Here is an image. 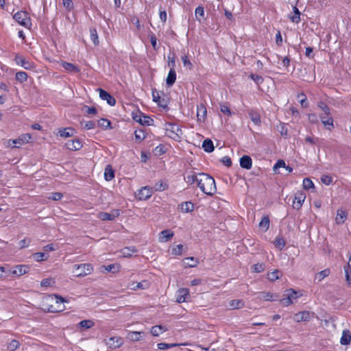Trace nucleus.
Wrapping results in <instances>:
<instances>
[{
  "instance_id": "obj_38",
  "label": "nucleus",
  "mask_w": 351,
  "mask_h": 351,
  "mask_svg": "<svg viewBox=\"0 0 351 351\" xmlns=\"http://www.w3.org/2000/svg\"><path fill=\"white\" fill-rule=\"evenodd\" d=\"M322 123L325 125H329L331 128H333V119L331 117L326 116L325 114H322L320 116Z\"/></svg>"
},
{
  "instance_id": "obj_22",
  "label": "nucleus",
  "mask_w": 351,
  "mask_h": 351,
  "mask_svg": "<svg viewBox=\"0 0 351 351\" xmlns=\"http://www.w3.org/2000/svg\"><path fill=\"white\" fill-rule=\"evenodd\" d=\"M189 295V291L188 289H180L178 291V295L176 301L178 303L184 302L186 300L187 296Z\"/></svg>"
},
{
  "instance_id": "obj_47",
  "label": "nucleus",
  "mask_w": 351,
  "mask_h": 351,
  "mask_svg": "<svg viewBox=\"0 0 351 351\" xmlns=\"http://www.w3.org/2000/svg\"><path fill=\"white\" fill-rule=\"evenodd\" d=\"M20 346V343L16 340H12L11 341L7 346V348L10 351H14L16 350Z\"/></svg>"
},
{
  "instance_id": "obj_24",
  "label": "nucleus",
  "mask_w": 351,
  "mask_h": 351,
  "mask_svg": "<svg viewBox=\"0 0 351 351\" xmlns=\"http://www.w3.org/2000/svg\"><path fill=\"white\" fill-rule=\"evenodd\" d=\"M351 342V332L349 330H343L340 339V343L343 346L349 345Z\"/></svg>"
},
{
  "instance_id": "obj_64",
  "label": "nucleus",
  "mask_w": 351,
  "mask_h": 351,
  "mask_svg": "<svg viewBox=\"0 0 351 351\" xmlns=\"http://www.w3.org/2000/svg\"><path fill=\"white\" fill-rule=\"evenodd\" d=\"M64 7L67 10H71L73 7V3L71 0H62Z\"/></svg>"
},
{
  "instance_id": "obj_1",
  "label": "nucleus",
  "mask_w": 351,
  "mask_h": 351,
  "mask_svg": "<svg viewBox=\"0 0 351 351\" xmlns=\"http://www.w3.org/2000/svg\"><path fill=\"white\" fill-rule=\"evenodd\" d=\"M197 184L199 189L206 195L213 196L217 191L215 181L208 174L201 173Z\"/></svg>"
},
{
  "instance_id": "obj_63",
  "label": "nucleus",
  "mask_w": 351,
  "mask_h": 351,
  "mask_svg": "<svg viewBox=\"0 0 351 351\" xmlns=\"http://www.w3.org/2000/svg\"><path fill=\"white\" fill-rule=\"evenodd\" d=\"M319 107L324 111L325 115L329 116L330 114V108L327 105L321 102L319 105Z\"/></svg>"
},
{
  "instance_id": "obj_13",
  "label": "nucleus",
  "mask_w": 351,
  "mask_h": 351,
  "mask_svg": "<svg viewBox=\"0 0 351 351\" xmlns=\"http://www.w3.org/2000/svg\"><path fill=\"white\" fill-rule=\"evenodd\" d=\"M145 336V333L143 331H130L126 335V339L135 342L141 340Z\"/></svg>"
},
{
  "instance_id": "obj_42",
  "label": "nucleus",
  "mask_w": 351,
  "mask_h": 351,
  "mask_svg": "<svg viewBox=\"0 0 351 351\" xmlns=\"http://www.w3.org/2000/svg\"><path fill=\"white\" fill-rule=\"evenodd\" d=\"M16 80L21 83L25 82L27 79V74L23 71H19L16 73Z\"/></svg>"
},
{
  "instance_id": "obj_43",
  "label": "nucleus",
  "mask_w": 351,
  "mask_h": 351,
  "mask_svg": "<svg viewBox=\"0 0 351 351\" xmlns=\"http://www.w3.org/2000/svg\"><path fill=\"white\" fill-rule=\"evenodd\" d=\"M73 130L71 128H66L59 131V134L61 137L67 138L73 136Z\"/></svg>"
},
{
  "instance_id": "obj_9",
  "label": "nucleus",
  "mask_w": 351,
  "mask_h": 351,
  "mask_svg": "<svg viewBox=\"0 0 351 351\" xmlns=\"http://www.w3.org/2000/svg\"><path fill=\"white\" fill-rule=\"evenodd\" d=\"M31 138L32 136L30 134H23L16 139L9 140L8 143H10L12 142L14 145V147L17 148L23 144L29 143Z\"/></svg>"
},
{
  "instance_id": "obj_28",
  "label": "nucleus",
  "mask_w": 351,
  "mask_h": 351,
  "mask_svg": "<svg viewBox=\"0 0 351 351\" xmlns=\"http://www.w3.org/2000/svg\"><path fill=\"white\" fill-rule=\"evenodd\" d=\"M183 263L186 267H195L198 265L199 261L191 256L183 259Z\"/></svg>"
},
{
  "instance_id": "obj_57",
  "label": "nucleus",
  "mask_w": 351,
  "mask_h": 351,
  "mask_svg": "<svg viewBox=\"0 0 351 351\" xmlns=\"http://www.w3.org/2000/svg\"><path fill=\"white\" fill-rule=\"evenodd\" d=\"M252 267L254 272L261 273L265 270V265L264 263H256Z\"/></svg>"
},
{
  "instance_id": "obj_52",
  "label": "nucleus",
  "mask_w": 351,
  "mask_h": 351,
  "mask_svg": "<svg viewBox=\"0 0 351 351\" xmlns=\"http://www.w3.org/2000/svg\"><path fill=\"white\" fill-rule=\"evenodd\" d=\"M274 245L276 247L282 250L285 245V241L282 238L277 237L274 241Z\"/></svg>"
},
{
  "instance_id": "obj_30",
  "label": "nucleus",
  "mask_w": 351,
  "mask_h": 351,
  "mask_svg": "<svg viewBox=\"0 0 351 351\" xmlns=\"http://www.w3.org/2000/svg\"><path fill=\"white\" fill-rule=\"evenodd\" d=\"M176 80V73L174 69L171 68L167 75L166 83L168 86H172Z\"/></svg>"
},
{
  "instance_id": "obj_56",
  "label": "nucleus",
  "mask_w": 351,
  "mask_h": 351,
  "mask_svg": "<svg viewBox=\"0 0 351 351\" xmlns=\"http://www.w3.org/2000/svg\"><path fill=\"white\" fill-rule=\"evenodd\" d=\"M167 188V184L164 183L162 180L158 181L155 184L154 189L156 191H164Z\"/></svg>"
},
{
  "instance_id": "obj_18",
  "label": "nucleus",
  "mask_w": 351,
  "mask_h": 351,
  "mask_svg": "<svg viewBox=\"0 0 351 351\" xmlns=\"http://www.w3.org/2000/svg\"><path fill=\"white\" fill-rule=\"evenodd\" d=\"M207 110L203 104L197 106V119L199 122L204 121L206 118Z\"/></svg>"
},
{
  "instance_id": "obj_29",
  "label": "nucleus",
  "mask_w": 351,
  "mask_h": 351,
  "mask_svg": "<svg viewBox=\"0 0 351 351\" xmlns=\"http://www.w3.org/2000/svg\"><path fill=\"white\" fill-rule=\"evenodd\" d=\"M228 306L230 309H239L244 306V302L241 300H232L229 302Z\"/></svg>"
},
{
  "instance_id": "obj_53",
  "label": "nucleus",
  "mask_w": 351,
  "mask_h": 351,
  "mask_svg": "<svg viewBox=\"0 0 351 351\" xmlns=\"http://www.w3.org/2000/svg\"><path fill=\"white\" fill-rule=\"evenodd\" d=\"M55 284V280L53 278H45L43 279L41 282L40 285L42 287H48L53 285Z\"/></svg>"
},
{
  "instance_id": "obj_50",
  "label": "nucleus",
  "mask_w": 351,
  "mask_h": 351,
  "mask_svg": "<svg viewBox=\"0 0 351 351\" xmlns=\"http://www.w3.org/2000/svg\"><path fill=\"white\" fill-rule=\"evenodd\" d=\"M303 187L306 190L314 188V184L310 178H304L303 180Z\"/></svg>"
},
{
  "instance_id": "obj_16",
  "label": "nucleus",
  "mask_w": 351,
  "mask_h": 351,
  "mask_svg": "<svg viewBox=\"0 0 351 351\" xmlns=\"http://www.w3.org/2000/svg\"><path fill=\"white\" fill-rule=\"evenodd\" d=\"M15 61L17 64L21 65L22 67H23L25 69L29 70L34 68V65L32 62L26 60L24 57L16 55L15 57Z\"/></svg>"
},
{
  "instance_id": "obj_5",
  "label": "nucleus",
  "mask_w": 351,
  "mask_h": 351,
  "mask_svg": "<svg viewBox=\"0 0 351 351\" xmlns=\"http://www.w3.org/2000/svg\"><path fill=\"white\" fill-rule=\"evenodd\" d=\"M13 18L18 23L26 28H29L32 25L29 15L27 12H17L14 14Z\"/></svg>"
},
{
  "instance_id": "obj_51",
  "label": "nucleus",
  "mask_w": 351,
  "mask_h": 351,
  "mask_svg": "<svg viewBox=\"0 0 351 351\" xmlns=\"http://www.w3.org/2000/svg\"><path fill=\"white\" fill-rule=\"evenodd\" d=\"M220 110L222 113L226 114L228 116L232 115V112L230 110V108L227 104H220Z\"/></svg>"
},
{
  "instance_id": "obj_55",
  "label": "nucleus",
  "mask_w": 351,
  "mask_h": 351,
  "mask_svg": "<svg viewBox=\"0 0 351 351\" xmlns=\"http://www.w3.org/2000/svg\"><path fill=\"white\" fill-rule=\"evenodd\" d=\"M195 14L196 19L197 20L200 21L201 18H202L204 14V10L203 7L198 6L197 8H196Z\"/></svg>"
},
{
  "instance_id": "obj_45",
  "label": "nucleus",
  "mask_w": 351,
  "mask_h": 351,
  "mask_svg": "<svg viewBox=\"0 0 351 351\" xmlns=\"http://www.w3.org/2000/svg\"><path fill=\"white\" fill-rule=\"evenodd\" d=\"M33 258L36 261H41L43 260H46L48 258V255L43 252H37L34 253L33 255Z\"/></svg>"
},
{
  "instance_id": "obj_10",
  "label": "nucleus",
  "mask_w": 351,
  "mask_h": 351,
  "mask_svg": "<svg viewBox=\"0 0 351 351\" xmlns=\"http://www.w3.org/2000/svg\"><path fill=\"white\" fill-rule=\"evenodd\" d=\"M313 316L309 311H301L294 315L293 319L296 322H308Z\"/></svg>"
},
{
  "instance_id": "obj_6",
  "label": "nucleus",
  "mask_w": 351,
  "mask_h": 351,
  "mask_svg": "<svg viewBox=\"0 0 351 351\" xmlns=\"http://www.w3.org/2000/svg\"><path fill=\"white\" fill-rule=\"evenodd\" d=\"M300 297L298 292L292 289H288L285 291L283 298L280 302L283 306H287L291 304L293 301L296 300Z\"/></svg>"
},
{
  "instance_id": "obj_37",
  "label": "nucleus",
  "mask_w": 351,
  "mask_h": 351,
  "mask_svg": "<svg viewBox=\"0 0 351 351\" xmlns=\"http://www.w3.org/2000/svg\"><path fill=\"white\" fill-rule=\"evenodd\" d=\"M281 275L280 270L275 269L267 274V279L270 281H274L279 279Z\"/></svg>"
},
{
  "instance_id": "obj_48",
  "label": "nucleus",
  "mask_w": 351,
  "mask_h": 351,
  "mask_svg": "<svg viewBox=\"0 0 351 351\" xmlns=\"http://www.w3.org/2000/svg\"><path fill=\"white\" fill-rule=\"evenodd\" d=\"M97 124L99 126L104 129H108L110 128V121L106 119H101L98 120Z\"/></svg>"
},
{
  "instance_id": "obj_54",
  "label": "nucleus",
  "mask_w": 351,
  "mask_h": 351,
  "mask_svg": "<svg viewBox=\"0 0 351 351\" xmlns=\"http://www.w3.org/2000/svg\"><path fill=\"white\" fill-rule=\"evenodd\" d=\"M120 265L117 264H111L105 267L106 271H112L114 273L118 272L120 270Z\"/></svg>"
},
{
  "instance_id": "obj_12",
  "label": "nucleus",
  "mask_w": 351,
  "mask_h": 351,
  "mask_svg": "<svg viewBox=\"0 0 351 351\" xmlns=\"http://www.w3.org/2000/svg\"><path fill=\"white\" fill-rule=\"evenodd\" d=\"M123 343V340L120 337H110L106 342V345L111 349H116L121 347Z\"/></svg>"
},
{
  "instance_id": "obj_14",
  "label": "nucleus",
  "mask_w": 351,
  "mask_h": 351,
  "mask_svg": "<svg viewBox=\"0 0 351 351\" xmlns=\"http://www.w3.org/2000/svg\"><path fill=\"white\" fill-rule=\"evenodd\" d=\"M28 267L26 265H17L14 268L8 270V274L12 276H21L28 271Z\"/></svg>"
},
{
  "instance_id": "obj_21",
  "label": "nucleus",
  "mask_w": 351,
  "mask_h": 351,
  "mask_svg": "<svg viewBox=\"0 0 351 351\" xmlns=\"http://www.w3.org/2000/svg\"><path fill=\"white\" fill-rule=\"evenodd\" d=\"M149 282L147 281H143L141 282H132L128 285V287L133 291H136L137 289H145L149 287Z\"/></svg>"
},
{
  "instance_id": "obj_61",
  "label": "nucleus",
  "mask_w": 351,
  "mask_h": 351,
  "mask_svg": "<svg viewBox=\"0 0 351 351\" xmlns=\"http://www.w3.org/2000/svg\"><path fill=\"white\" fill-rule=\"evenodd\" d=\"M321 181L323 184H326V185H329L330 184L332 183V178L329 176H327V175H323L322 177H321Z\"/></svg>"
},
{
  "instance_id": "obj_34",
  "label": "nucleus",
  "mask_w": 351,
  "mask_h": 351,
  "mask_svg": "<svg viewBox=\"0 0 351 351\" xmlns=\"http://www.w3.org/2000/svg\"><path fill=\"white\" fill-rule=\"evenodd\" d=\"M135 247H126L121 250V253L123 257H130L133 253L136 252Z\"/></svg>"
},
{
  "instance_id": "obj_39",
  "label": "nucleus",
  "mask_w": 351,
  "mask_h": 351,
  "mask_svg": "<svg viewBox=\"0 0 351 351\" xmlns=\"http://www.w3.org/2000/svg\"><path fill=\"white\" fill-rule=\"evenodd\" d=\"M114 176V171L110 165H108L104 171V178L107 181L111 180Z\"/></svg>"
},
{
  "instance_id": "obj_11",
  "label": "nucleus",
  "mask_w": 351,
  "mask_h": 351,
  "mask_svg": "<svg viewBox=\"0 0 351 351\" xmlns=\"http://www.w3.org/2000/svg\"><path fill=\"white\" fill-rule=\"evenodd\" d=\"M153 193L152 187L144 186L142 187L138 192L137 197L140 200H146L149 198Z\"/></svg>"
},
{
  "instance_id": "obj_40",
  "label": "nucleus",
  "mask_w": 351,
  "mask_h": 351,
  "mask_svg": "<svg viewBox=\"0 0 351 351\" xmlns=\"http://www.w3.org/2000/svg\"><path fill=\"white\" fill-rule=\"evenodd\" d=\"M344 271L346 275V280L348 285L350 286L351 283V265L348 263L344 267Z\"/></svg>"
},
{
  "instance_id": "obj_31",
  "label": "nucleus",
  "mask_w": 351,
  "mask_h": 351,
  "mask_svg": "<svg viewBox=\"0 0 351 351\" xmlns=\"http://www.w3.org/2000/svg\"><path fill=\"white\" fill-rule=\"evenodd\" d=\"M347 218V213L343 210H338L337 214L335 218L337 223H343Z\"/></svg>"
},
{
  "instance_id": "obj_35",
  "label": "nucleus",
  "mask_w": 351,
  "mask_h": 351,
  "mask_svg": "<svg viewBox=\"0 0 351 351\" xmlns=\"http://www.w3.org/2000/svg\"><path fill=\"white\" fill-rule=\"evenodd\" d=\"M249 116L254 124L258 125L261 124V116L258 112L250 110L249 112Z\"/></svg>"
},
{
  "instance_id": "obj_3",
  "label": "nucleus",
  "mask_w": 351,
  "mask_h": 351,
  "mask_svg": "<svg viewBox=\"0 0 351 351\" xmlns=\"http://www.w3.org/2000/svg\"><path fill=\"white\" fill-rule=\"evenodd\" d=\"M166 134L168 136L176 141H179L182 136V131L178 125L167 123H165Z\"/></svg>"
},
{
  "instance_id": "obj_36",
  "label": "nucleus",
  "mask_w": 351,
  "mask_h": 351,
  "mask_svg": "<svg viewBox=\"0 0 351 351\" xmlns=\"http://www.w3.org/2000/svg\"><path fill=\"white\" fill-rule=\"evenodd\" d=\"M194 208L193 204L191 202H186L180 204L182 211L189 213L193 211Z\"/></svg>"
},
{
  "instance_id": "obj_27",
  "label": "nucleus",
  "mask_w": 351,
  "mask_h": 351,
  "mask_svg": "<svg viewBox=\"0 0 351 351\" xmlns=\"http://www.w3.org/2000/svg\"><path fill=\"white\" fill-rule=\"evenodd\" d=\"M61 65L68 72L74 73L80 72L79 68L71 63L63 61L61 62Z\"/></svg>"
},
{
  "instance_id": "obj_60",
  "label": "nucleus",
  "mask_w": 351,
  "mask_h": 351,
  "mask_svg": "<svg viewBox=\"0 0 351 351\" xmlns=\"http://www.w3.org/2000/svg\"><path fill=\"white\" fill-rule=\"evenodd\" d=\"M83 128L86 130H91L95 128V123L93 121H86L84 123L83 122L81 123Z\"/></svg>"
},
{
  "instance_id": "obj_58",
  "label": "nucleus",
  "mask_w": 351,
  "mask_h": 351,
  "mask_svg": "<svg viewBox=\"0 0 351 351\" xmlns=\"http://www.w3.org/2000/svg\"><path fill=\"white\" fill-rule=\"evenodd\" d=\"M298 98H300V103L301 106L304 108H306L308 106V103L306 101V97L304 93H300L298 95Z\"/></svg>"
},
{
  "instance_id": "obj_41",
  "label": "nucleus",
  "mask_w": 351,
  "mask_h": 351,
  "mask_svg": "<svg viewBox=\"0 0 351 351\" xmlns=\"http://www.w3.org/2000/svg\"><path fill=\"white\" fill-rule=\"evenodd\" d=\"M90 39L95 45H99V38L95 28L90 29Z\"/></svg>"
},
{
  "instance_id": "obj_49",
  "label": "nucleus",
  "mask_w": 351,
  "mask_h": 351,
  "mask_svg": "<svg viewBox=\"0 0 351 351\" xmlns=\"http://www.w3.org/2000/svg\"><path fill=\"white\" fill-rule=\"evenodd\" d=\"M79 326L82 328H90L94 326V323L93 321L86 319V320H82L79 323Z\"/></svg>"
},
{
  "instance_id": "obj_33",
  "label": "nucleus",
  "mask_w": 351,
  "mask_h": 351,
  "mask_svg": "<svg viewBox=\"0 0 351 351\" xmlns=\"http://www.w3.org/2000/svg\"><path fill=\"white\" fill-rule=\"evenodd\" d=\"M258 226L264 232H266L269 228V217L265 216L262 218L258 223Z\"/></svg>"
},
{
  "instance_id": "obj_59",
  "label": "nucleus",
  "mask_w": 351,
  "mask_h": 351,
  "mask_svg": "<svg viewBox=\"0 0 351 351\" xmlns=\"http://www.w3.org/2000/svg\"><path fill=\"white\" fill-rule=\"evenodd\" d=\"M184 246L182 244L177 245L172 249L173 255H181Z\"/></svg>"
},
{
  "instance_id": "obj_15",
  "label": "nucleus",
  "mask_w": 351,
  "mask_h": 351,
  "mask_svg": "<svg viewBox=\"0 0 351 351\" xmlns=\"http://www.w3.org/2000/svg\"><path fill=\"white\" fill-rule=\"evenodd\" d=\"M98 91L99 93V97L102 100L106 101L107 103L111 106L115 105L116 99L113 97H112L108 92L101 88H99Z\"/></svg>"
},
{
  "instance_id": "obj_7",
  "label": "nucleus",
  "mask_w": 351,
  "mask_h": 351,
  "mask_svg": "<svg viewBox=\"0 0 351 351\" xmlns=\"http://www.w3.org/2000/svg\"><path fill=\"white\" fill-rule=\"evenodd\" d=\"M306 199V194L302 191H298L292 203V207L294 209L300 210Z\"/></svg>"
},
{
  "instance_id": "obj_62",
  "label": "nucleus",
  "mask_w": 351,
  "mask_h": 351,
  "mask_svg": "<svg viewBox=\"0 0 351 351\" xmlns=\"http://www.w3.org/2000/svg\"><path fill=\"white\" fill-rule=\"evenodd\" d=\"M182 60L183 64L185 67H186L189 69H191L192 64L186 56H182Z\"/></svg>"
},
{
  "instance_id": "obj_23",
  "label": "nucleus",
  "mask_w": 351,
  "mask_h": 351,
  "mask_svg": "<svg viewBox=\"0 0 351 351\" xmlns=\"http://www.w3.org/2000/svg\"><path fill=\"white\" fill-rule=\"evenodd\" d=\"M66 147L70 150H80L82 147V143L77 140H69L66 143Z\"/></svg>"
},
{
  "instance_id": "obj_4",
  "label": "nucleus",
  "mask_w": 351,
  "mask_h": 351,
  "mask_svg": "<svg viewBox=\"0 0 351 351\" xmlns=\"http://www.w3.org/2000/svg\"><path fill=\"white\" fill-rule=\"evenodd\" d=\"M93 270V268L90 264L84 263L75 265L73 273L77 277H83L91 274Z\"/></svg>"
},
{
  "instance_id": "obj_32",
  "label": "nucleus",
  "mask_w": 351,
  "mask_h": 351,
  "mask_svg": "<svg viewBox=\"0 0 351 351\" xmlns=\"http://www.w3.org/2000/svg\"><path fill=\"white\" fill-rule=\"evenodd\" d=\"M202 147L205 152L210 153L214 150L213 141L208 138L204 140L202 143Z\"/></svg>"
},
{
  "instance_id": "obj_8",
  "label": "nucleus",
  "mask_w": 351,
  "mask_h": 351,
  "mask_svg": "<svg viewBox=\"0 0 351 351\" xmlns=\"http://www.w3.org/2000/svg\"><path fill=\"white\" fill-rule=\"evenodd\" d=\"M120 215L118 209L112 210L110 213L101 212L98 213L97 217L102 221H112Z\"/></svg>"
},
{
  "instance_id": "obj_25",
  "label": "nucleus",
  "mask_w": 351,
  "mask_h": 351,
  "mask_svg": "<svg viewBox=\"0 0 351 351\" xmlns=\"http://www.w3.org/2000/svg\"><path fill=\"white\" fill-rule=\"evenodd\" d=\"M240 165L242 168L250 169L252 165V161L251 158L246 155L243 156L240 158Z\"/></svg>"
},
{
  "instance_id": "obj_46",
  "label": "nucleus",
  "mask_w": 351,
  "mask_h": 351,
  "mask_svg": "<svg viewBox=\"0 0 351 351\" xmlns=\"http://www.w3.org/2000/svg\"><path fill=\"white\" fill-rule=\"evenodd\" d=\"M330 271L329 269H325L321 271H319L317 276L316 278L319 279V281L322 280L326 277L328 276Z\"/></svg>"
},
{
  "instance_id": "obj_20",
  "label": "nucleus",
  "mask_w": 351,
  "mask_h": 351,
  "mask_svg": "<svg viewBox=\"0 0 351 351\" xmlns=\"http://www.w3.org/2000/svg\"><path fill=\"white\" fill-rule=\"evenodd\" d=\"M173 232L170 230H164L160 232L158 236V241L160 243L167 242L173 237Z\"/></svg>"
},
{
  "instance_id": "obj_44",
  "label": "nucleus",
  "mask_w": 351,
  "mask_h": 351,
  "mask_svg": "<svg viewBox=\"0 0 351 351\" xmlns=\"http://www.w3.org/2000/svg\"><path fill=\"white\" fill-rule=\"evenodd\" d=\"M277 298V295H274L269 292L262 293V298L265 301H274L276 300Z\"/></svg>"
},
{
  "instance_id": "obj_26",
  "label": "nucleus",
  "mask_w": 351,
  "mask_h": 351,
  "mask_svg": "<svg viewBox=\"0 0 351 351\" xmlns=\"http://www.w3.org/2000/svg\"><path fill=\"white\" fill-rule=\"evenodd\" d=\"M168 329L162 325H156L151 328L150 332L154 337H158L163 332L167 331Z\"/></svg>"
},
{
  "instance_id": "obj_2",
  "label": "nucleus",
  "mask_w": 351,
  "mask_h": 351,
  "mask_svg": "<svg viewBox=\"0 0 351 351\" xmlns=\"http://www.w3.org/2000/svg\"><path fill=\"white\" fill-rule=\"evenodd\" d=\"M64 299L57 295H49L45 299L47 311L51 313L63 311L65 308Z\"/></svg>"
},
{
  "instance_id": "obj_17",
  "label": "nucleus",
  "mask_w": 351,
  "mask_h": 351,
  "mask_svg": "<svg viewBox=\"0 0 351 351\" xmlns=\"http://www.w3.org/2000/svg\"><path fill=\"white\" fill-rule=\"evenodd\" d=\"M201 173H196L193 171H190L187 173L186 176L184 177V180L186 183L189 184H193L196 183L198 184L199 180V176Z\"/></svg>"
},
{
  "instance_id": "obj_19",
  "label": "nucleus",
  "mask_w": 351,
  "mask_h": 351,
  "mask_svg": "<svg viewBox=\"0 0 351 351\" xmlns=\"http://www.w3.org/2000/svg\"><path fill=\"white\" fill-rule=\"evenodd\" d=\"M152 97L153 101L158 104V105L162 108H166L167 106V102L164 98H161L160 95V93L156 90H152Z\"/></svg>"
}]
</instances>
